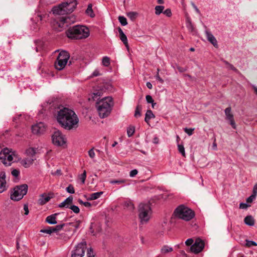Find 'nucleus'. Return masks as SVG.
<instances>
[{
	"label": "nucleus",
	"instance_id": "nucleus-1",
	"mask_svg": "<svg viewBox=\"0 0 257 257\" xmlns=\"http://www.w3.org/2000/svg\"><path fill=\"white\" fill-rule=\"evenodd\" d=\"M56 118L59 124L64 128L70 130L78 126L79 119L74 111L64 107L58 111Z\"/></svg>",
	"mask_w": 257,
	"mask_h": 257
},
{
	"label": "nucleus",
	"instance_id": "nucleus-2",
	"mask_svg": "<svg viewBox=\"0 0 257 257\" xmlns=\"http://www.w3.org/2000/svg\"><path fill=\"white\" fill-rule=\"evenodd\" d=\"M113 106V99L111 97H105L96 102V107L101 118L108 116Z\"/></svg>",
	"mask_w": 257,
	"mask_h": 257
},
{
	"label": "nucleus",
	"instance_id": "nucleus-3",
	"mask_svg": "<svg viewBox=\"0 0 257 257\" xmlns=\"http://www.w3.org/2000/svg\"><path fill=\"white\" fill-rule=\"evenodd\" d=\"M88 29L84 26L76 25L69 28L66 32L67 36L71 39H82L89 36Z\"/></svg>",
	"mask_w": 257,
	"mask_h": 257
},
{
	"label": "nucleus",
	"instance_id": "nucleus-4",
	"mask_svg": "<svg viewBox=\"0 0 257 257\" xmlns=\"http://www.w3.org/2000/svg\"><path fill=\"white\" fill-rule=\"evenodd\" d=\"M77 5V3L76 0L63 2L58 6L54 7L52 11L54 14L63 15L72 13L75 9Z\"/></svg>",
	"mask_w": 257,
	"mask_h": 257
},
{
	"label": "nucleus",
	"instance_id": "nucleus-5",
	"mask_svg": "<svg viewBox=\"0 0 257 257\" xmlns=\"http://www.w3.org/2000/svg\"><path fill=\"white\" fill-rule=\"evenodd\" d=\"M174 214L177 217L185 221L190 220L194 216V212L184 205L179 206L175 209Z\"/></svg>",
	"mask_w": 257,
	"mask_h": 257
},
{
	"label": "nucleus",
	"instance_id": "nucleus-6",
	"mask_svg": "<svg viewBox=\"0 0 257 257\" xmlns=\"http://www.w3.org/2000/svg\"><path fill=\"white\" fill-rule=\"evenodd\" d=\"M152 213L149 203H140L139 206V216L142 224L146 223L149 220Z\"/></svg>",
	"mask_w": 257,
	"mask_h": 257
},
{
	"label": "nucleus",
	"instance_id": "nucleus-7",
	"mask_svg": "<svg viewBox=\"0 0 257 257\" xmlns=\"http://www.w3.org/2000/svg\"><path fill=\"white\" fill-rule=\"evenodd\" d=\"M74 22L73 16L60 17L54 22L53 26L58 31H61Z\"/></svg>",
	"mask_w": 257,
	"mask_h": 257
},
{
	"label": "nucleus",
	"instance_id": "nucleus-8",
	"mask_svg": "<svg viewBox=\"0 0 257 257\" xmlns=\"http://www.w3.org/2000/svg\"><path fill=\"white\" fill-rule=\"evenodd\" d=\"M28 188L27 184H23L15 187L14 192L11 195V199L15 201H19L22 199L27 194Z\"/></svg>",
	"mask_w": 257,
	"mask_h": 257
},
{
	"label": "nucleus",
	"instance_id": "nucleus-9",
	"mask_svg": "<svg viewBox=\"0 0 257 257\" xmlns=\"http://www.w3.org/2000/svg\"><path fill=\"white\" fill-rule=\"evenodd\" d=\"M86 248V242H81L76 245L72 251L71 257H83Z\"/></svg>",
	"mask_w": 257,
	"mask_h": 257
},
{
	"label": "nucleus",
	"instance_id": "nucleus-10",
	"mask_svg": "<svg viewBox=\"0 0 257 257\" xmlns=\"http://www.w3.org/2000/svg\"><path fill=\"white\" fill-rule=\"evenodd\" d=\"M53 143L58 146H63L66 144V139L59 131L54 132L52 136Z\"/></svg>",
	"mask_w": 257,
	"mask_h": 257
},
{
	"label": "nucleus",
	"instance_id": "nucleus-11",
	"mask_svg": "<svg viewBox=\"0 0 257 257\" xmlns=\"http://www.w3.org/2000/svg\"><path fill=\"white\" fill-rule=\"evenodd\" d=\"M204 247V242L200 238L196 239L195 242L191 246L190 250L195 254L201 252Z\"/></svg>",
	"mask_w": 257,
	"mask_h": 257
},
{
	"label": "nucleus",
	"instance_id": "nucleus-12",
	"mask_svg": "<svg viewBox=\"0 0 257 257\" xmlns=\"http://www.w3.org/2000/svg\"><path fill=\"white\" fill-rule=\"evenodd\" d=\"M46 128L44 123L40 122L32 126V133L34 134L40 135L45 131Z\"/></svg>",
	"mask_w": 257,
	"mask_h": 257
},
{
	"label": "nucleus",
	"instance_id": "nucleus-13",
	"mask_svg": "<svg viewBox=\"0 0 257 257\" xmlns=\"http://www.w3.org/2000/svg\"><path fill=\"white\" fill-rule=\"evenodd\" d=\"M10 153H11V151L7 148H4L0 152V160L6 166H10L11 165V163L6 162L7 155H9Z\"/></svg>",
	"mask_w": 257,
	"mask_h": 257
},
{
	"label": "nucleus",
	"instance_id": "nucleus-14",
	"mask_svg": "<svg viewBox=\"0 0 257 257\" xmlns=\"http://www.w3.org/2000/svg\"><path fill=\"white\" fill-rule=\"evenodd\" d=\"M8 185L6 181V173L5 172H0V193L7 189Z\"/></svg>",
	"mask_w": 257,
	"mask_h": 257
},
{
	"label": "nucleus",
	"instance_id": "nucleus-15",
	"mask_svg": "<svg viewBox=\"0 0 257 257\" xmlns=\"http://www.w3.org/2000/svg\"><path fill=\"white\" fill-rule=\"evenodd\" d=\"M205 34L208 41L211 43L215 48H218V43L215 37L212 33L208 31H205Z\"/></svg>",
	"mask_w": 257,
	"mask_h": 257
},
{
	"label": "nucleus",
	"instance_id": "nucleus-16",
	"mask_svg": "<svg viewBox=\"0 0 257 257\" xmlns=\"http://www.w3.org/2000/svg\"><path fill=\"white\" fill-rule=\"evenodd\" d=\"M67 62H68L62 60L57 57V60L55 63V67L56 69L58 70H61L65 68Z\"/></svg>",
	"mask_w": 257,
	"mask_h": 257
},
{
	"label": "nucleus",
	"instance_id": "nucleus-17",
	"mask_svg": "<svg viewBox=\"0 0 257 257\" xmlns=\"http://www.w3.org/2000/svg\"><path fill=\"white\" fill-rule=\"evenodd\" d=\"M118 31L119 34L120 39L123 42L126 48L128 49V44L126 36L124 34L122 29L119 27L118 28Z\"/></svg>",
	"mask_w": 257,
	"mask_h": 257
},
{
	"label": "nucleus",
	"instance_id": "nucleus-18",
	"mask_svg": "<svg viewBox=\"0 0 257 257\" xmlns=\"http://www.w3.org/2000/svg\"><path fill=\"white\" fill-rule=\"evenodd\" d=\"M73 201V197L69 196L63 202L58 205V207L60 208L65 207L69 208V205L72 204Z\"/></svg>",
	"mask_w": 257,
	"mask_h": 257
},
{
	"label": "nucleus",
	"instance_id": "nucleus-19",
	"mask_svg": "<svg viewBox=\"0 0 257 257\" xmlns=\"http://www.w3.org/2000/svg\"><path fill=\"white\" fill-rule=\"evenodd\" d=\"M51 198L52 197L46 194H42L38 200V203L41 205H44L47 203Z\"/></svg>",
	"mask_w": 257,
	"mask_h": 257
},
{
	"label": "nucleus",
	"instance_id": "nucleus-20",
	"mask_svg": "<svg viewBox=\"0 0 257 257\" xmlns=\"http://www.w3.org/2000/svg\"><path fill=\"white\" fill-rule=\"evenodd\" d=\"M57 214H54L51 215H49L47 217L46 219V221L50 224H55L57 223L56 221V216Z\"/></svg>",
	"mask_w": 257,
	"mask_h": 257
},
{
	"label": "nucleus",
	"instance_id": "nucleus-21",
	"mask_svg": "<svg viewBox=\"0 0 257 257\" xmlns=\"http://www.w3.org/2000/svg\"><path fill=\"white\" fill-rule=\"evenodd\" d=\"M58 57L61 59L62 60L66 61L68 62V60L70 57L69 53L66 51H61L58 56Z\"/></svg>",
	"mask_w": 257,
	"mask_h": 257
},
{
	"label": "nucleus",
	"instance_id": "nucleus-22",
	"mask_svg": "<svg viewBox=\"0 0 257 257\" xmlns=\"http://www.w3.org/2000/svg\"><path fill=\"white\" fill-rule=\"evenodd\" d=\"M244 223L249 226H253L254 224V219L251 215L246 216L244 219Z\"/></svg>",
	"mask_w": 257,
	"mask_h": 257
},
{
	"label": "nucleus",
	"instance_id": "nucleus-23",
	"mask_svg": "<svg viewBox=\"0 0 257 257\" xmlns=\"http://www.w3.org/2000/svg\"><path fill=\"white\" fill-rule=\"evenodd\" d=\"M155 117V115L153 114V112L151 110H148L145 114V121L149 123L150 120L152 118H154Z\"/></svg>",
	"mask_w": 257,
	"mask_h": 257
},
{
	"label": "nucleus",
	"instance_id": "nucleus-24",
	"mask_svg": "<svg viewBox=\"0 0 257 257\" xmlns=\"http://www.w3.org/2000/svg\"><path fill=\"white\" fill-rule=\"evenodd\" d=\"M173 249L172 247H170L167 245H163L161 248V252L163 254H165L167 253L172 252Z\"/></svg>",
	"mask_w": 257,
	"mask_h": 257
},
{
	"label": "nucleus",
	"instance_id": "nucleus-25",
	"mask_svg": "<svg viewBox=\"0 0 257 257\" xmlns=\"http://www.w3.org/2000/svg\"><path fill=\"white\" fill-rule=\"evenodd\" d=\"M35 159L34 158H27L23 160L22 163L23 166L25 168H28L33 163Z\"/></svg>",
	"mask_w": 257,
	"mask_h": 257
},
{
	"label": "nucleus",
	"instance_id": "nucleus-26",
	"mask_svg": "<svg viewBox=\"0 0 257 257\" xmlns=\"http://www.w3.org/2000/svg\"><path fill=\"white\" fill-rule=\"evenodd\" d=\"M102 194L103 192L102 191L92 193L90 195V197L87 199V200H93L97 199L99 198Z\"/></svg>",
	"mask_w": 257,
	"mask_h": 257
},
{
	"label": "nucleus",
	"instance_id": "nucleus-27",
	"mask_svg": "<svg viewBox=\"0 0 257 257\" xmlns=\"http://www.w3.org/2000/svg\"><path fill=\"white\" fill-rule=\"evenodd\" d=\"M65 225V224L63 223L62 224L58 225L55 226H51V229L52 231V233L53 232H57L63 228V227Z\"/></svg>",
	"mask_w": 257,
	"mask_h": 257
},
{
	"label": "nucleus",
	"instance_id": "nucleus-28",
	"mask_svg": "<svg viewBox=\"0 0 257 257\" xmlns=\"http://www.w3.org/2000/svg\"><path fill=\"white\" fill-rule=\"evenodd\" d=\"M124 206L130 210H133L134 205L131 200H127L124 202Z\"/></svg>",
	"mask_w": 257,
	"mask_h": 257
},
{
	"label": "nucleus",
	"instance_id": "nucleus-29",
	"mask_svg": "<svg viewBox=\"0 0 257 257\" xmlns=\"http://www.w3.org/2000/svg\"><path fill=\"white\" fill-rule=\"evenodd\" d=\"M92 6L91 4H89L88 6L87 9L86 10V13L90 16V17L93 18L95 17V14H94L92 10Z\"/></svg>",
	"mask_w": 257,
	"mask_h": 257
},
{
	"label": "nucleus",
	"instance_id": "nucleus-30",
	"mask_svg": "<svg viewBox=\"0 0 257 257\" xmlns=\"http://www.w3.org/2000/svg\"><path fill=\"white\" fill-rule=\"evenodd\" d=\"M127 16L132 20L134 21L138 15L137 12H130L127 13Z\"/></svg>",
	"mask_w": 257,
	"mask_h": 257
},
{
	"label": "nucleus",
	"instance_id": "nucleus-31",
	"mask_svg": "<svg viewBox=\"0 0 257 257\" xmlns=\"http://www.w3.org/2000/svg\"><path fill=\"white\" fill-rule=\"evenodd\" d=\"M164 9V7L163 6H157L155 8V14L156 15H159L162 13H163V10Z\"/></svg>",
	"mask_w": 257,
	"mask_h": 257
},
{
	"label": "nucleus",
	"instance_id": "nucleus-32",
	"mask_svg": "<svg viewBox=\"0 0 257 257\" xmlns=\"http://www.w3.org/2000/svg\"><path fill=\"white\" fill-rule=\"evenodd\" d=\"M102 65L108 67L110 65V58L107 56L103 57L102 60Z\"/></svg>",
	"mask_w": 257,
	"mask_h": 257
},
{
	"label": "nucleus",
	"instance_id": "nucleus-33",
	"mask_svg": "<svg viewBox=\"0 0 257 257\" xmlns=\"http://www.w3.org/2000/svg\"><path fill=\"white\" fill-rule=\"evenodd\" d=\"M142 106L141 105H138L136 107L135 113L134 116L135 117H139L141 115Z\"/></svg>",
	"mask_w": 257,
	"mask_h": 257
},
{
	"label": "nucleus",
	"instance_id": "nucleus-34",
	"mask_svg": "<svg viewBox=\"0 0 257 257\" xmlns=\"http://www.w3.org/2000/svg\"><path fill=\"white\" fill-rule=\"evenodd\" d=\"M135 127L131 126L127 129V134L128 137H132L135 133Z\"/></svg>",
	"mask_w": 257,
	"mask_h": 257
},
{
	"label": "nucleus",
	"instance_id": "nucleus-35",
	"mask_svg": "<svg viewBox=\"0 0 257 257\" xmlns=\"http://www.w3.org/2000/svg\"><path fill=\"white\" fill-rule=\"evenodd\" d=\"M118 21L121 25L124 26L127 24L126 19L123 16H119Z\"/></svg>",
	"mask_w": 257,
	"mask_h": 257
},
{
	"label": "nucleus",
	"instance_id": "nucleus-36",
	"mask_svg": "<svg viewBox=\"0 0 257 257\" xmlns=\"http://www.w3.org/2000/svg\"><path fill=\"white\" fill-rule=\"evenodd\" d=\"M178 149L179 152L182 154V155L185 157L186 154L185 152V149L183 145L178 144Z\"/></svg>",
	"mask_w": 257,
	"mask_h": 257
},
{
	"label": "nucleus",
	"instance_id": "nucleus-37",
	"mask_svg": "<svg viewBox=\"0 0 257 257\" xmlns=\"http://www.w3.org/2000/svg\"><path fill=\"white\" fill-rule=\"evenodd\" d=\"M26 153L28 155L32 156V157L34 156L36 153V150H35L34 148H30L27 149L26 151Z\"/></svg>",
	"mask_w": 257,
	"mask_h": 257
},
{
	"label": "nucleus",
	"instance_id": "nucleus-38",
	"mask_svg": "<svg viewBox=\"0 0 257 257\" xmlns=\"http://www.w3.org/2000/svg\"><path fill=\"white\" fill-rule=\"evenodd\" d=\"M13 155H14V152H12L11 151V153H9V155H7L6 157V162L12 163L13 160Z\"/></svg>",
	"mask_w": 257,
	"mask_h": 257
},
{
	"label": "nucleus",
	"instance_id": "nucleus-39",
	"mask_svg": "<svg viewBox=\"0 0 257 257\" xmlns=\"http://www.w3.org/2000/svg\"><path fill=\"white\" fill-rule=\"evenodd\" d=\"M80 223L81 221L80 220H78L74 222H70L69 224L70 225L74 227L75 230L79 227Z\"/></svg>",
	"mask_w": 257,
	"mask_h": 257
},
{
	"label": "nucleus",
	"instance_id": "nucleus-40",
	"mask_svg": "<svg viewBox=\"0 0 257 257\" xmlns=\"http://www.w3.org/2000/svg\"><path fill=\"white\" fill-rule=\"evenodd\" d=\"M40 232L42 233H45L49 234H51V233H52L51 226H48L45 228L42 229L40 230Z\"/></svg>",
	"mask_w": 257,
	"mask_h": 257
},
{
	"label": "nucleus",
	"instance_id": "nucleus-41",
	"mask_svg": "<svg viewBox=\"0 0 257 257\" xmlns=\"http://www.w3.org/2000/svg\"><path fill=\"white\" fill-rule=\"evenodd\" d=\"M67 192L70 194H73L75 193V190L72 185L70 184L66 189Z\"/></svg>",
	"mask_w": 257,
	"mask_h": 257
},
{
	"label": "nucleus",
	"instance_id": "nucleus-42",
	"mask_svg": "<svg viewBox=\"0 0 257 257\" xmlns=\"http://www.w3.org/2000/svg\"><path fill=\"white\" fill-rule=\"evenodd\" d=\"M86 178V172L85 170L83 171V173L81 174L79 176V178L81 180L82 183L83 184L85 183V179Z\"/></svg>",
	"mask_w": 257,
	"mask_h": 257
},
{
	"label": "nucleus",
	"instance_id": "nucleus-43",
	"mask_svg": "<svg viewBox=\"0 0 257 257\" xmlns=\"http://www.w3.org/2000/svg\"><path fill=\"white\" fill-rule=\"evenodd\" d=\"M256 245H257V243L255 241H252V240H246L245 246H246L247 247H250L251 246H256Z\"/></svg>",
	"mask_w": 257,
	"mask_h": 257
},
{
	"label": "nucleus",
	"instance_id": "nucleus-44",
	"mask_svg": "<svg viewBox=\"0 0 257 257\" xmlns=\"http://www.w3.org/2000/svg\"><path fill=\"white\" fill-rule=\"evenodd\" d=\"M125 182V180L124 179H119V180H111L110 183L111 184H122Z\"/></svg>",
	"mask_w": 257,
	"mask_h": 257
},
{
	"label": "nucleus",
	"instance_id": "nucleus-45",
	"mask_svg": "<svg viewBox=\"0 0 257 257\" xmlns=\"http://www.w3.org/2000/svg\"><path fill=\"white\" fill-rule=\"evenodd\" d=\"M69 208L71 209L75 213H78L80 212L79 207L76 205H71L69 207Z\"/></svg>",
	"mask_w": 257,
	"mask_h": 257
},
{
	"label": "nucleus",
	"instance_id": "nucleus-46",
	"mask_svg": "<svg viewBox=\"0 0 257 257\" xmlns=\"http://www.w3.org/2000/svg\"><path fill=\"white\" fill-rule=\"evenodd\" d=\"M194 130V128H187L185 127L184 129V132L187 134L189 136H191L193 134V132Z\"/></svg>",
	"mask_w": 257,
	"mask_h": 257
},
{
	"label": "nucleus",
	"instance_id": "nucleus-47",
	"mask_svg": "<svg viewBox=\"0 0 257 257\" xmlns=\"http://www.w3.org/2000/svg\"><path fill=\"white\" fill-rule=\"evenodd\" d=\"M11 173L13 176L18 177L19 176L20 172V171L18 169H14L12 170Z\"/></svg>",
	"mask_w": 257,
	"mask_h": 257
},
{
	"label": "nucleus",
	"instance_id": "nucleus-48",
	"mask_svg": "<svg viewBox=\"0 0 257 257\" xmlns=\"http://www.w3.org/2000/svg\"><path fill=\"white\" fill-rule=\"evenodd\" d=\"M94 254L91 248H89L87 250V257H94Z\"/></svg>",
	"mask_w": 257,
	"mask_h": 257
},
{
	"label": "nucleus",
	"instance_id": "nucleus-49",
	"mask_svg": "<svg viewBox=\"0 0 257 257\" xmlns=\"http://www.w3.org/2000/svg\"><path fill=\"white\" fill-rule=\"evenodd\" d=\"M160 71V69L158 68L157 69V74L155 76V78L156 79L158 80L159 82H160L161 83H163L164 82V80L160 77L159 74V72Z\"/></svg>",
	"mask_w": 257,
	"mask_h": 257
},
{
	"label": "nucleus",
	"instance_id": "nucleus-50",
	"mask_svg": "<svg viewBox=\"0 0 257 257\" xmlns=\"http://www.w3.org/2000/svg\"><path fill=\"white\" fill-rule=\"evenodd\" d=\"M163 14L168 17H170L172 16V12L171 9H167L163 12Z\"/></svg>",
	"mask_w": 257,
	"mask_h": 257
},
{
	"label": "nucleus",
	"instance_id": "nucleus-51",
	"mask_svg": "<svg viewBox=\"0 0 257 257\" xmlns=\"http://www.w3.org/2000/svg\"><path fill=\"white\" fill-rule=\"evenodd\" d=\"M249 206H250V205H248L247 203H240L239 204V208L240 209H246Z\"/></svg>",
	"mask_w": 257,
	"mask_h": 257
},
{
	"label": "nucleus",
	"instance_id": "nucleus-52",
	"mask_svg": "<svg viewBox=\"0 0 257 257\" xmlns=\"http://www.w3.org/2000/svg\"><path fill=\"white\" fill-rule=\"evenodd\" d=\"M146 101L148 103H152L153 102L154 100L152 98V97L150 95H147L146 96Z\"/></svg>",
	"mask_w": 257,
	"mask_h": 257
},
{
	"label": "nucleus",
	"instance_id": "nucleus-53",
	"mask_svg": "<svg viewBox=\"0 0 257 257\" xmlns=\"http://www.w3.org/2000/svg\"><path fill=\"white\" fill-rule=\"evenodd\" d=\"M88 155H89V156L91 158V159H93L95 157V153L94 152V150H93V149H90L89 151H88Z\"/></svg>",
	"mask_w": 257,
	"mask_h": 257
},
{
	"label": "nucleus",
	"instance_id": "nucleus-54",
	"mask_svg": "<svg viewBox=\"0 0 257 257\" xmlns=\"http://www.w3.org/2000/svg\"><path fill=\"white\" fill-rule=\"evenodd\" d=\"M138 173V171L136 169H134L132 170L130 173V176L131 177H135Z\"/></svg>",
	"mask_w": 257,
	"mask_h": 257
},
{
	"label": "nucleus",
	"instance_id": "nucleus-55",
	"mask_svg": "<svg viewBox=\"0 0 257 257\" xmlns=\"http://www.w3.org/2000/svg\"><path fill=\"white\" fill-rule=\"evenodd\" d=\"M100 73L98 69H95L91 74V77H96L99 76Z\"/></svg>",
	"mask_w": 257,
	"mask_h": 257
},
{
	"label": "nucleus",
	"instance_id": "nucleus-56",
	"mask_svg": "<svg viewBox=\"0 0 257 257\" xmlns=\"http://www.w3.org/2000/svg\"><path fill=\"white\" fill-rule=\"evenodd\" d=\"M194 240L192 238H189L185 241V244L187 246H189L193 244Z\"/></svg>",
	"mask_w": 257,
	"mask_h": 257
},
{
	"label": "nucleus",
	"instance_id": "nucleus-57",
	"mask_svg": "<svg viewBox=\"0 0 257 257\" xmlns=\"http://www.w3.org/2000/svg\"><path fill=\"white\" fill-rule=\"evenodd\" d=\"M227 68L229 69H231L234 71H235V72H239L238 70L235 68L234 67V66L231 64H230L228 66H227Z\"/></svg>",
	"mask_w": 257,
	"mask_h": 257
},
{
	"label": "nucleus",
	"instance_id": "nucleus-58",
	"mask_svg": "<svg viewBox=\"0 0 257 257\" xmlns=\"http://www.w3.org/2000/svg\"><path fill=\"white\" fill-rule=\"evenodd\" d=\"M224 112H225V114L226 115V116H228L229 115L231 114V107H227L225 109Z\"/></svg>",
	"mask_w": 257,
	"mask_h": 257
},
{
	"label": "nucleus",
	"instance_id": "nucleus-59",
	"mask_svg": "<svg viewBox=\"0 0 257 257\" xmlns=\"http://www.w3.org/2000/svg\"><path fill=\"white\" fill-rule=\"evenodd\" d=\"M187 27L189 29H193V25L189 19H187Z\"/></svg>",
	"mask_w": 257,
	"mask_h": 257
},
{
	"label": "nucleus",
	"instance_id": "nucleus-60",
	"mask_svg": "<svg viewBox=\"0 0 257 257\" xmlns=\"http://www.w3.org/2000/svg\"><path fill=\"white\" fill-rule=\"evenodd\" d=\"M24 210L25 211V214L28 215L29 214V211L28 208V206L27 204H25L24 206Z\"/></svg>",
	"mask_w": 257,
	"mask_h": 257
},
{
	"label": "nucleus",
	"instance_id": "nucleus-61",
	"mask_svg": "<svg viewBox=\"0 0 257 257\" xmlns=\"http://www.w3.org/2000/svg\"><path fill=\"white\" fill-rule=\"evenodd\" d=\"M255 198L252 197V196L250 195L249 197L246 199L247 203H251L253 200H254Z\"/></svg>",
	"mask_w": 257,
	"mask_h": 257
},
{
	"label": "nucleus",
	"instance_id": "nucleus-62",
	"mask_svg": "<svg viewBox=\"0 0 257 257\" xmlns=\"http://www.w3.org/2000/svg\"><path fill=\"white\" fill-rule=\"evenodd\" d=\"M191 5H192V7L194 8V9H195L196 13H198V14H200V12L199 10L197 8V7L195 5V4L193 2H192Z\"/></svg>",
	"mask_w": 257,
	"mask_h": 257
},
{
	"label": "nucleus",
	"instance_id": "nucleus-63",
	"mask_svg": "<svg viewBox=\"0 0 257 257\" xmlns=\"http://www.w3.org/2000/svg\"><path fill=\"white\" fill-rule=\"evenodd\" d=\"M176 68L177 69H178V70L180 72H185L186 71V68H183V67H181L180 66H176Z\"/></svg>",
	"mask_w": 257,
	"mask_h": 257
},
{
	"label": "nucleus",
	"instance_id": "nucleus-64",
	"mask_svg": "<svg viewBox=\"0 0 257 257\" xmlns=\"http://www.w3.org/2000/svg\"><path fill=\"white\" fill-rule=\"evenodd\" d=\"M229 121H230V124L232 126V127L234 129L236 128V125H235V123L234 120V119L232 120H229Z\"/></svg>",
	"mask_w": 257,
	"mask_h": 257
}]
</instances>
